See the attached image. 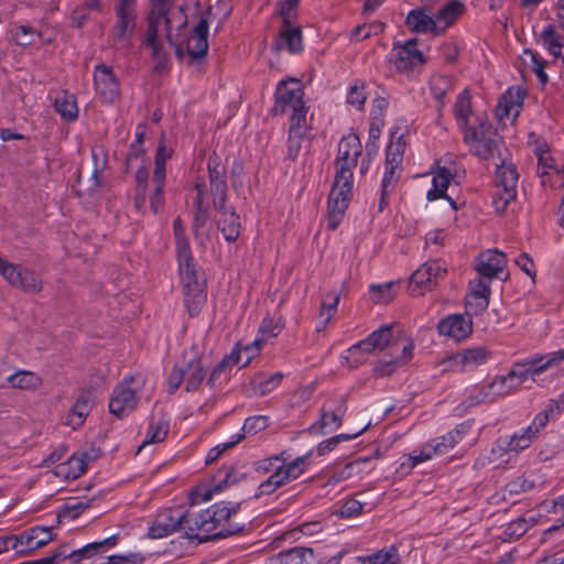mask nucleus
I'll list each match as a JSON object with an SVG mask.
<instances>
[{"label":"nucleus","mask_w":564,"mask_h":564,"mask_svg":"<svg viewBox=\"0 0 564 564\" xmlns=\"http://www.w3.org/2000/svg\"><path fill=\"white\" fill-rule=\"evenodd\" d=\"M392 328L393 325L389 324L373 330L367 338L352 345L347 350L348 356L346 358L356 365L362 364L368 354L389 347L392 341Z\"/></svg>","instance_id":"12"},{"label":"nucleus","mask_w":564,"mask_h":564,"mask_svg":"<svg viewBox=\"0 0 564 564\" xmlns=\"http://www.w3.org/2000/svg\"><path fill=\"white\" fill-rule=\"evenodd\" d=\"M306 134V120L304 116L291 118L288 139V158L295 161L302 150V142Z\"/></svg>","instance_id":"35"},{"label":"nucleus","mask_w":564,"mask_h":564,"mask_svg":"<svg viewBox=\"0 0 564 564\" xmlns=\"http://www.w3.org/2000/svg\"><path fill=\"white\" fill-rule=\"evenodd\" d=\"M452 79L446 75H434L430 80V89L435 99L440 101L437 110L441 111L444 106V98L452 90Z\"/></svg>","instance_id":"50"},{"label":"nucleus","mask_w":564,"mask_h":564,"mask_svg":"<svg viewBox=\"0 0 564 564\" xmlns=\"http://www.w3.org/2000/svg\"><path fill=\"white\" fill-rule=\"evenodd\" d=\"M195 189L197 192L196 198L194 200V220L193 227L194 230L197 231L203 228L209 219V206L205 203L206 195V185L205 183L198 182L195 184Z\"/></svg>","instance_id":"41"},{"label":"nucleus","mask_w":564,"mask_h":564,"mask_svg":"<svg viewBox=\"0 0 564 564\" xmlns=\"http://www.w3.org/2000/svg\"><path fill=\"white\" fill-rule=\"evenodd\" d=\"M115 43L129 45L137 21L135 0H116Z\"/></svg>","instance_id":"14"},{"label":"nucleus","mask_w":564,"mask_h":564,"mask_svg":"<svg viewBox=\"0 0 564 564\" xmlns=\"http://www.w3.org/2000/svg\"><path fill=\"white\" fill-rule=\"evenodd\" d=\"M496 169V193L492 198V205L496 210L503 212L507 206L517 197V183L519 174L512 162H507L500 155Z\"/></svg>","instance_id":"6"},{"label":"nucleus","mask_w":564,"mask_h":564,"mask_svg":"<svg viewBox=\"0 0 564 564\" xmlns=\"http://www.w3.org/2000/svg\"><path fill=\"white\" fill-rule=\"evenodd\" d=\"M554 414H558V406L556 403H547L545 409L535 415L529 427L539 436Z\"/></svg>","instance_id":"57"},{"label":"nucleus","mask_w":564,"mask_h":564,"mask_svg":"<svg viewBox=\"0 0 564 564\" xmlns=\"http://www.w3.org/2000/svg\"><path fill=\"white\" fill-rule=\"evenodd\" d=\"M209 191L213 206H223L227 202V166L215 152L208 158Z\"/></svg>","instance_id":"17"},{"label":"nucleus","mask_w":564,"mask_h":564,"mask_svg":"<svg viewBox=\"0 0 564 564\" xmlns=\"http://www.w3.org/2000/svg\"><path fill=\"white\" fill-rule=\"evenodd\" d=\"M352 196V182L335 180L328 195L327 227L335 230L344 218L345 212Z\"/></svg>","instance_id":"13"},{"label":"nucleus","mask_w":564,"mask_h":564,"mask_svg":"<svg viewBox=\"0 0 564 564\" xmlns=\"http://www.w3.org/2000/svg\"><path fill=\"white\" fill-rule=\"evenodd\" d=\"M205 375L199 358H194L184 365H175L169 376L167 391L174 393L183 382H185L186 392L195 391L203 382Z\"/></svg>","instance_id":"10"},{"label":"nucleus","mask_w":564,"mask_h":564,"mask_svg":"<svg viewBox=\"0 0 564 564\" xmlns=\"http://www.w3.org/2000/svg\"><path fill=\"white\" fill-rule=\"evenodd\" d=\"M358 159H336L337 173L335 180L354 182L352 169L356 167Z\"/></svg>","instance_id":"59"},{"label":"nucleus","mask_w":564,"mask_h":564,"mask_svg":"<svg viewBox=\"0 0 564 564\" xmlns=\"http://www.w3.org/2000/svg\"><path fill=\"white\" fill-rule=\"evenodd\" d=\"M171 9V2H167V3H154L153 4V10L151 12V14H153V17L155 19H158V21H164L165 23V26H166V40L167 42L170 43L171 46H175L176 47V53L178 54L180 53V48L177 47V44L175 43V41L173 40V35L171 33V21L167 17L169 14V11Z\"/></svg>","instance_id":"56"},{"label":"nucleus","mask_w":564,"mask_h":564,"mask_svg":"<svg viewBox=\"0 0 564 564\" xmlns=\"http://www.w3.org/2000/svg\"><path fill=\"white\" fill-rule=\"evenodd\" d=\"M55 110L66 121H74L78 117V108L74 95L63 91L58 94L54 102Z\"/></svg>","instance_id":"46"},{"label":"nucleus","mask_w":564,"mask_h":564,"mask_svg":"<svg viewBox=\"0 0 564 564\" xmlns=\"http://www.w3.org/2000/svg\"><path fill=\"white\" fill-rule=\"evenodd\" d=\"M184 303L191 316H197L207 300V291L205 289H196L184 291Z\"/></svg>","instance_id":"53"},{"label":"nucleus","mask_w":564,"mask_h":564,"mask_svg":"<svg viewBox=\"0 0 564 564\" xmlns=\"http://www.w3.org/2000/svg\"><path fill=\"white\" fill-rule=\"evenodd\" d=\"M434 458L432 449L429 443L424 444L419 452L414 451L413 453L406 456V462L402 463V466H408L409 469H413L416 465L430 460Z\"/></svg>","instance_id":"60"},{"label":"nucleus","mask_w":564,"mask_h":564,"mask_svg":"<svg viewBox=\"0 0 564 564\" xmlns=\"http://www.w3.org/2000/svg\"><path fill=\"white\" fill-rule=\"evenodd\" d=\"M538 435L527 426L525 429H521L520 431L516 432L511 436H501L499 437L496 443L495 447L492 448V452H499V453H514L518 454L521 451H524L529 448L532 443L538 440Z\"/></svg>","instance_id":"23"},{"label":"nucleus","mask_w":564,"mask_h":564,"mask_svg":"<svg viewBox=\"0 0 564 564\" xmlns=\"http://www.w3.org/2000/svg\"><path fill=\"white\" fill-rule=\"evenodd\" d=\"M7 382L17 389H34L40 386V377L26 370H19L7 378Z\"/></svg>","instance_id":"51"},{"label":"nucleus","mask_w":564,"mask_h":564,"mask_svg":"<svg viewBox=\"0 0 564 564\" xmlns=\"http://www.w3.org/2000/svg\"><path fill=\"white\" fill-rule=\"evenodd\" d=\"M169 433V421L164 417L154 421L153 419L150 421L145 438L142 444L139 446V451L145 445L160 443L165 440Z\"/></svg>","instance_id":"48"},{"label":"nucleus","mask_w":564,"mask_h":564,"mask_svg":"<svg viewBox=\"0 0 564 564\" xmlns=\"http://www.w3.org/2000/svg\"><path fill=\"white\" fill-rule=\"evenodd\" d=\"M133 377L124 378L118 386L115 387L110 400L109 411L117 417H123L131 413L138 403V390L131 388Z\"/></svg>","instance_id":"18"},{"label":"nucleus","mask_w":564,"mask_h":564,"mask_svg":"<svg viewBox=\"0 0 564 564\" xmlns=\"http://www.w3.org/2000/svg\"><path fill=\"white\" fill-rule=\"evenodd\" d=\"M446 273L445 263L441 260H432L423 263L411 276V282L419 286L431 288L433 282L443 278Z\"/></svg>","instance_id":"30"},{"label":"nucleus","mask_w":564,"mask_h":564,"mask_svg":"<svg viewBox=\"0 0 564 564\" xmlns=\"http://www.w3.org/2000/svg\"><path fill=\"white\" fill-rule=\"evenodd\" d=\"M507 259L503 252L497 249L486 250L477 258L476 270L482 278L491 280L505 269Z\"/></svg>","instance_id":"25"},{"label":"nucleus","mask_w":564,"mask_h":564,"mask_svg":"<svg viewBox=\"0 0 564 564\" xmlns=\"http://www.w3.org/2000/svg\"><path fill=\"white\" fill-rule=\"evenodd\" d=\"M208 30V21L202 18L187 40V53L191 57L198 59L207 54Z\"/></svg>","instance_id":"31"},{"label":"nucleus","mask_w":564,"mask_h":564,"mask_svg":"<svg viewBox=\"0 0 564 564\" xmlns=\"http://www.w3.org/2000/svg\"><path fill=\"white\" fill-rule=\"evenodd\" d=\"M118 542L117 535H111L101 541H96L93 543H88L83 547L77 550H69L67 545H62L57 550H55L51 555L45 556L43 558L36 560V563L40 564H52L54 562H58L61 560L65 561V564H83V560L91 558L95 555L104 554L111 547H113Z\"/></svg>","instance_id":"5"},{"label":"nucleus","mask_w":564,"mask_h":564,"mask_svg":"<svg viewBox=\"0 0 564 564\" xmlns=\"http://www.w3.org/2000/svg\"><path fill=\"white\" fill-rule=\"evenodd\" d=\"M134 161H140V166L134 175L133 206L137 212L144 215L149 185V171L145 166V151L142 145L131 143L130 150L127 154V166L130 167Z\"/></svg>","instance_id":"9"},{"label":"nucleus","mask_w":564,"mask_h":564,"mask_svg":"<svg viewBox=\"0 0 564 564\" xmlns=\"http://www.w3.org/2000/svg\"><path fill=\"white\" fill-rule=\"evenodd\" d=\"M490 280L477 278L469 282L470 293L467 296L466 308L474 314L484 312L489 305Z\"/></svg>","instance_id":"24"},{"label":"nucleus","mask_w":564,"mask_h":564,"mask_svg":"<svg viewBox=\"0 0 564 564\" xmlns=\"http://www.w3.org/2000/svg\"><path fill=\"white\" fill-rule=\"evenodd\" d=\"M192 512H185L182 508H166L161 510L148 530L151 539H162L178 530H183L187 536L189 532L188 518Z\"/></svg>","instance_id":"8"},{"label":"nucleus","mask_w":564,"mask_h":564,"mask_svg":"<svg viewBox=\"0 0 564 564\" xmlns=\"http://www.w3.org/2000/svg\"><path fill=\"white\" fill-rule=\"evenodd\" d=\"M471 96L468 89H464L457 96L454 106V115L460 131L470 126L469 116L471 115Z\"/></svg>","instance_id":"45"},{"label":"nucleus","mask_w":564,"mask_h":564,"mask_svg":"<svg viewBox=\"0 0 564 564\" xmlns=\"http://www.w3.org/2000/svg\"><path fill=\"white\" fill-rule=\"evenodd\" d=\"M440 335L460 341L473 333L471 316L467 314H453L441 319L437 325Z\"/></svg>","instance_id":"21"},{"label":"nucleus","mask_w":564,"mask_h":564,"mask_svg":"<svg viewBox=\"0 0 564 564\" xmlns=\"http://www.w3.org/2000/svg\"><path fill=\"white\" fill-rule=\"evenodd\" d=\"M311 454L312 453L308 452L284 465H276L278 457H268L256 462L254 471L257 474H270V476L258 486L256 497L270 496L279 488L300 478L308 466Z\"/></svg>","instance_id":"2"},{"label":"nucleus","mask_w":564,"mask_h":564,"mask_svg":"<svg viewBox=\"0 0 564 564\" xmlns=\"http://www.w3.org/2000/svg\"><path fill=\"white\" fill-rule=\"evenodd\" d=\"M495 397L492 393V389L489 383L487 384H479L473 387L469 392L468 397L466 398L464 404L469 406H475L481 403L486 402H495Z\"/></svg>","instance_id":"54"},{"label":"nucleus","mask_w":564,"mask_h":564,"mask_svg":"<svg viewBox=\"0 0 564 564\" xmlns=\"http://www.w3.org/2000/svg\"><path fill=\"white\" fill-rule=\"evenodd\" d=\"M564 362V348L545 355L535 354L521 362L516 364V368L522 369L520 381L531 379L534 382L540 381V377L552 369L558 368Z\"/></svg>","instance_id":"11"},{"label":"nucleus","mask_w":564,"mask_h":564,"mask_svg":"<svg viewBox=\"0 0 564 564\" xmlns=\"http://www.w3.org/2000/svg\"><path fill=\"white\" fill-rule=\"evenodd\" d=\"M292 111L291 118L304 116L306 120L307 107L304 102V90L300 79L289 78L279 82L274 93V116Z\"/></svg>","instance_id":"4"},{"label":"nucleus","mask_w":564,"mask_h":564,"mask_svg":"<svg viewBox=\"0 0 564 564\" xmlns=\"http://www.w3.org/2000/svg\"><path fill=\"white\" fill-rule=\"evenodd\" d=\"M405 142L403 135H399L395 141H391L386 152V164L400 166L403 161Z\"/></svg>","instance_id":"55"},{"label":"nucleus","mask_w":564,"mask_h":564,"mask_svg":"<svg viewBox=\"0 0 564 564\" xmlns=\"http://www.w3.org/2000/svg\"><path fill=\"white\" fill-rule=\"evenodd\" d=\"M490 358V351L485 347H473L460 352L452 355L440 362L442 372L446 371H466L475 369L485 364Z\"/></svg>","instance_id":"16"},{"label":"nucleus","mask_w":564,"mask_h":564,"mask_svg":"<svg viewBox=\"0 0 564 564\" xmlns=\"http://www.w3.org/2000/svg\"><path fill=\"white\" fill-rule=\"evenodd\" d=\"M327 297L330 300L329 303L323 302L321 306L319 317L323 318V327L332 319L334 316L337 305L340 300V295L337 292H332L327 294Z\"/></svg>","instance_id":"63"},{"label":"nucleus","mask_w":564,"mask_h":564,"mask_svg":"<svg viewBox=\"0 0 564 564\" xmlns=\"http://www.w3.org/2000/svg\"><path fill=\"white\" fill-rule=\"evenodd\" d=\"M54 539L51 527H33L14 538L13 549L19 553L37 550Z\"/></svg>","instance_id":"22"},{"label":"nucleus","mask_w":564,"mask_h":564,"mask_svg":"<svg viewBox=\"0 0 564 564\" xmlns=\"http://www.w3.org/2000/svg\"><path fill=\"white\" fill-rule=\"evenodd\" d=\"M453 178V174L446 167H438L436 172L433 173L432 178V188L427 191L426 198L430 202L446 198L454 209H457L456 203L446 195V191L449 186V183Z\"/></svg>","instance_id":"33"},{"label":"nucleus","mask_w":564,"mask_h":564,"mask_svg":"<svg viewBox=\"0 0 564 564\" xmlns=\"http://www.w3.org/2000/svg\"><path fill=\"white\" fill-rule=\"evenodd\" d=\"M243 434H236L231 437V441L218 444L209 449L206 455V464H212L217 460L224 452L235 447L243 438Z\"/></svg>","instance_id":"62"},{"label":"nucleus","mask_w":564,"mask_h":564,"mask_svg":"<svg viewBox=\"0 0 564 564\" xmlns=\"http://www.w3.org/2000/svg\"><path fill=\"white\" fill-rule=\"evenodd\" d=\"M400 166L384 164V173L382 176L380 188V200L378 210L382 213L389 204V196L394 192L398 181L400 178Z\"/></svg>","instance_id":"38"},{"label":"nucleus","mask_w":564,"mask_h":564,"mask_svg":"<svg viewBox=\"0 0 564 564\" xmlns=\"http://www.w3.org/2000/svg\"><path fill=\"white\" fill-rule=\"evenodd\" d=\"M362 153V145L357 134L344 137L338 144L337 159H358Z\"/></svg>","instance_id":"49"},{"label":"nucleus","mask_w":564,"mask_h":564,"mask_svg":"<svg viewBox=\"0 0 564 564\" xmlns=\"http://www.w3.org/2000/svg\"><path fill=\"white\" fill-rule=\"evenodd\" d=\"M522 369L516 366L505 376L496 377L489 384L492 389L495 400L507 397L518 389L524 381H520Z\"/></svg>","instance_id":"34"},{"label":"nucleus","mask_w":564,"mask_h":564,"mask_svg":"<svg viewBox=\"0 0 564 564\" xmlns=\"http://www.w3.org/2000/svg\"><path fill=\"white\" fill-rule=\"evenodd\" d=\"M406 25L415 33H440V26L437 25L436 19L432 18L422 9H415L409 12L406 17Z\"/></svg>","instance_id":"37"},{"label":"nucleus","mask_w":564,"mask_h":564,"mask_svg":"<svg viewBox=\"0 0 564 564\" xmlns=\"http://www.w3.org/2000/svg\"><path fill=\"white\" fill-rule=\"evenodd\" d=\"M383 26L384 24L380 21L360 24L352 30L351 40L356 42L367 40L371 35L381 33L383 31Z\"/></svg>","instance_id":"58"},{"label":"nucleus","mask_w":564,"mask_h":564,"mask_svg":"<svg viewBox=\"0 0 564 564\" xmlns=\"http://www.w3.org/2000/svg\"><path fill=\"white\" fill-rule=\"evenodd\" d=\"M347 411L345 401L341 399L339 404L333 409L327 410L323 408L321 410V421L317 424H313L310 431L316 433L317 431L322 434L330 433L336 431L341 425V420Z\"/></svg>","instance_id":"32"},{"label":"nucleus","mask_w":564,"mask_h":564,"mask_svg":"<svg viewBox=\"0 0 564 564\" xmlns=\"http://www.w3.org/2000/svg\"><path fill=\"white\" fill-rule=\"evenodd\" d=\"M543 47L554 57L564 56V40L554 25H547L540 34Z\"/></svg>","instance_id":"44"},{"label":"nucleus","mask_w":564,"mask_h":564,"mask_svg":"<svg viewBox=\"0 0 564 564\" xmlns=\"http://www.w3.org/2000/svg\"><path fill=\"white\" fill-rule=\"evenodd\" d=\"M219 213V217L216 220L217 228L223 232L224 238L228 242H235L240 236V217L236 214L234 207H227L226 203L223 206H214Z\"/></svg>","instance_id":"27"},{"label":"nucleus","mask_w":564,"mask_h":564,"mask_svg":"<svg viewBox=\"0 0 564 564\" xmlns=\"http://www.w3.org/2000/svg\"><path fill=\"white\" fill-rule=\"evenodd\" d=\"M394 284L392 282L380 284V285H371L370 293L372 301L375 303H389L393 300V289Z\"/></svg>","instance_id":"61"},{"label":"nucleus","mask_w":564,"mask_h":564,"mask_svg":"<svg viewBox=\"0 0 564 564\" xmlns=\"http://www.w3.org/2000/svg\"><path fill=\"white\" fill-rule=\"evenodd\" d=\"M463 438V432L459 429L449 431L447 434L434 438L429 443L434 457L445 455L452 451Z\"/></svg>","instance_id":"43"},{"label":"nucleus","mask_w":564,"mask_h":564,"mask_svg":"<svg viewBox=\"0 0 564 564\" xmlns=\"http://www.w3.org/2000/svg\"><path fill=\"white\" fill-rule=\"evenodd\" d=\"M389 62L398 73L412 77L422 70L426 58L424 54L417 50V41L412 39L402 45L398 44L393 46L389 54Z\"/></svg>","instance_id":"7"},{"label":"nucleus","mask_w":564,"mask_h":564,"mask_svg":"<svg viewBox=\"0 0 564 564\" xmlns=\"http://www.w3.org/2000/svg\"><path fill=\"white\" fill-rule=\"evenodd\" d=\"M176 257L184 291L205 289V281H200L197 276L192 251H187V249L182 246L181 253H177Z\"/></svg>","instance_id":"26"},{"label":"nucleus","mask_w":564,"mask_h":564,"mask_svg":"<svg viewBox=\"0 0 564 564\" xmlns=\"http://www.w3.org/2000/svg\"><path fill=\"white\" fill-rule=\"evenodd\" d=\"M463 140L468 145L471 154L488 161L500 158V144L502 143L496 129L488 119L477 118V123L462 130Z\"/></svg>","instance_id":"3"},{"label":"nucleus","mask_w":564,"mask_h":564,"mask_svg":"<svg viewBox=\"0 0 564 564\" xmlns=\"http://www.w3.org/2000/svg\"><path fill=\"white\" fill-rule=\"evenodd\" d=\"M284 326L285 321L281 315L265 316L261 322L254 340L243 347L245 352H247L245 365L249 364L269 340L275 338Z\"/></svg>","instance_id":"19"},{"label":"nucleus","mask_w":564,"mask_h":564,"mask_svg":"<svg viewBox=\"0 0 564 564\" xmlns=\"http://www.w3.org/2000/svg\"><path fill=\"white\" fill-rule=\"evenodd\" d=\"M94 86L105 104H112L120 95V83L111 67L98 64L94 68Z\"/></svg>","instance_id":"20"},{"label":"nucleus","mask_w":564,"mask_h":564,"mask_svg":"<svg viewBox=\"0 0 564 564\" xmlns=\"http://www.w3.org/2000/svg\"><path fill=\"white\" fill-rule=\"evenodd\" d=\"M359 564H399L400 555L395 546L380 550L368 556H358Z\"/></svg>","instance_id":"47"},{"label":"nucleus","mask_w":564,"mask_h":564,"mask_svg":"<svg viewBox=\"0 0 564 564\" xmlns=\"http://www.w3.org/2000/svg\"><path fill=\"white\" fill-rule=\"evenodd\" d=\"M284 375L282 372H275L272 375H265L263 372H259L254 375L251 379L252 390L263 397L273 390H275L282 382Z\"/></svg>","instance_id":"42"},{"label":"nucleus","mask_w":564,"mask_h":564,"mask_svg":"<svg viewBox=\"0 0 564 564\" xmlns=\"http://www.w3.org/2000/svg\"><path fill=\"white\" fill-rule=\"evenodd\" d=\"M87 469V455L70 456L67 460L57 464L54 467V475L63 479H76L80 477Z\"/></svg>","instance_id":"36"},{"label":"nucleus","mask_w":564,"mask_h":564,"mask_svg":"<svg viewBox=\"0 0 564 564\" xmlns=\"http://www.w3.org/2000/svg\"><path fill=\"white\" fill-rule=\"evenodd\" d=\"M269 425V417L265 415H253L247 417L242 425V431L247 434H257Z\"/></svg>","instance_id":"64"},{"label":"nucleus","mask_w":564,"mask_h":564,"mask_svg":"<svg viewBox=\"0 0 564 564\" xmlns=\"http://www.w3.org/2000/svg\"><path fill=\"white\" fill-rule=\"evenodd\" d=\"M265 564H316V558L312 549L295 546L272 555Z\"/></svg>","instance_id":"29"},{"label":"nucleus","mask_w":564,"mask_h":564,"mask_svg":"<svg viewBox=\"0 0 564 564\" xmlns=\"http://www.w3.org/2000/svg\"><path fill=\"white\" fill-rule=\"evenodd\" d=\"M95 403L94 393L91 390H82L75 403L73 404L66 424L74 430L80 427L88 414L90 413Z\"/></svg>","instance_id":"28"},{"label":"nucleus","mask_w":564,"mask_h":564,"mask_svg":"<svg viewBox=\"0 0 564 564\" xmlns=\"http://www.w3.org/2000/svg\"><path fill=\"white\" fill-rule=\"evenodd\" d=\"M279 47L285 46L290 53L296 54L303 50L302 31L299 26H292L290 20L283 21L280 29Z\"/></svg>","instance_id":"39"},{"label":"nucleus","mask_w":564,"mask_h":564,"mask_svg":"<svg viewBox=\"0 0 564 564\" xmlns=\"http://www.w3.org/2000/svg\"><path fill=\"white\" fill-rule=\"evenodd\" d=\"M170 152L166 150V147L163 142H161L156 149L155 160H154V171H153V188L151 193L148 195L149 206L152 214H158L165 202L164 197V186L166 180L165 164L166 160L170 158Z\"/></svg>","instance_id":"15"},{"label":"nucleus","mask_w":564,"mask_h":564,"mask_svg":"<svg viewBox=\"0 0 564 564\" xmlns=\"http://www.w3.org/2000/svg\"><path fill=\"white\" fill-rule=\"evenodd\" d=\"M361 460L347 463L343 468L335 470L323 485V488L336 486L339 482L348 480L360 473Z\"/></svg>","instance_id":"52"},{"label":"nucleus","mask_w":564,"mask_h":564,"mask_svg":"<svg viewBox=\"0 0 564 564\" xmlns=\"http://www.w3.org/2000/svg\"><path fill=\"white\" fill-rule=\"evenodd\" d=\"M465 11V4L460 0H449L436 13L435 19L440 26V33L452 25Z\"/></svg>","instance_id":"40"},{"label":"nucleus","mask_w":564,"mask_h":564,"mask_svg":"<svg viewBox=\"0 0 564 564\" xmlns=\"http://www.w3.org/2000/svg\"><path fill=\"white\" fill-rule=\"evenodd\" d=\"M239 505L217 502L199 512H192L188 518L189 532L187 539L206 542L224 539L240 533L246 527V520L237 521Z\"/></svg>","instance_id":"1"}]
</instances>
